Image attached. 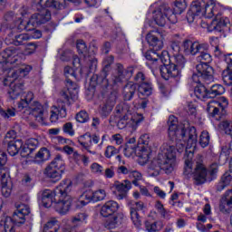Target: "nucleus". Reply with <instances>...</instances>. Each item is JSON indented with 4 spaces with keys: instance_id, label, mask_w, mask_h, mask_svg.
<instances>
[{
    "instance_id": "41",
    "label": "nucleus",
    "mask_w": 232,
    "mask_h": 232,
    "mask_svg": "<svg viewBox=\"0 0 232 232\" xmlns=\"http://www.w3.org/2000/svg\"><path fill=\"white\" fill-rule=\"evenodd\" d=\"M60 227L59 221L55 218H52L44 225V232H57Z\"/></svg>"
},
{
    "instance_id": "27",
    "label": "nucleus",
    "mask_w": 232,
    "mask_h": 232,
    "mask_svg": "<svg viewBox=\"0 0 232 232\" xmlns=\"http://www.w3.org/2000/svg\"><path fill=\"white\" fill-rule=\"evenodd\" d=\"M5 41L8 44H14V46H21L23 44H26L27 41H30V34H14V33H11L8 34V37L6 38Z\"/></svg>"
},
{
    "instance_id": "20",
    "label": "nucleus",
    "mask_w": 232,
    "mask_h": 232,
    "mask_svg": "<svg viewBox=\"0 0 232 232\" xmlns=\"http://www.w3.org/2000/svg\"><path fill=\"white\" fill-rule=\"evenodd\" d=\"M25 113L27 115H33L36 119L37 122L43 124L44 122V108L37 101H34L27 108H25Z\"/></svg>"
},
{
    "instance_id": "35",
    "label": "nucleus",
    "mask_w": 232,
    "mask_h": 232,
    "mask_svg": "<svg viewBox=\"0 0 232 232\" xmlns=\"http://www.w3.org/2000/svg\"><path fill=\"white\" fill-rule=\"evenodd\" d=\"M78 142L89 153H92V155H95V151L90 150V148H92V135L90 134V132H86L85 134L80 136L78 138Z\"/></svg>"
},
{
    "instance_id": "29",
    "label": "nucleus",
    "mask_w": 232,
    "mask_h": 232,
    "mask_svg": "<svg viewBox=\"0 0 232 232\" xmlns=\"http://www.w3.org/2000/svg\"><path fill=\"white\" fill-rule=\"evenodd\" d=\"M159 35L160 33L158 31H151L147 34V43H149L150 46L153 47V50H162L164 46V43L162 40L159 39Z\"/></svg>"
},
{
    "instance_id": "12",
    "label": "nucleus",
    "mask_w": 232,
    "mask_h": 232,
    "mask_svg": "<svg viewBox=\"0 0 232 232\" xmlns=\"http://www.w3.org/2000/svg\"><path fill=\"white\" fill-rule=\"evenodd\" d=\"M21 95V100L18 102V110H25L30 104L34 103V92H23V83H18L9 91V97L17 99Z\"/></svg>"
},
{
    "instance_id": "58",
    "label": "nucleus",
    "mask_w": 232,
    "mask_h": 232,
    "mask_svg": "<svg viewBox=\"0 0 232 232\" xmlns=\"http://www.w3.org/2000/svg\"><path fill=\"white\" fill-rule=\"evenodd\" d=\"M103 175L105 179H113L115 177V169L113 167L105 169Z\"/></svg>"
},
{
    "instance_id": "60",
    "label": "nucleus",
    "mask_w": 232,
    "mask_h": 232,
    "mask_svg": "<svg viewBox=\"0 0 232 232\" xmlns=\"http://www.w3.org/2000/svg\"><path fill=\"white\" fill-rule=\"evenodd\" d=\"M232 205H227L224 200L221 199V203L219 205V210L221 213H229L231 211Z\"/></svg>"
},
{
    "instance_id": "1",
    "label": "nucleus",
    "mask_w": 232,
    "mask_h": 232,
    "mask_svg": "<svg viewBox=\"0 0 232 232\" xmlns=\"http://www.w3.org/2000/svg\"><path fill=\"white\" fill-rule=\"evenodd\" d=\"M169 137L172 140H176V148L179 153L185 150V167L184 175L188 179L192 177L193 182L196 186H202L208 181V169L201 161H197L193 169V151L197 147V129L189 126V122L185 121L179 125V120L175 116L169 117ZM187 144V146H186Z\"/></svg>"
},
{
    "instance_id": "24",
    "label": "nucleus",
    "mask_w": 232,
    "mask_h": 232,
    "mask_svg": "<svg viewBox=\"0 0 232 232\" xmlns=\"http://www.w3.org/2000/svg\"><path fill=\"white\" fill-rule=\"evenodd\" d=\"M204 6H206V2L202 0L192 2L190 9L187 14V21L193 23L195 21V16L199 15V17H202Z\"/></svg>"
},
{
    "instance_id": "63",
    "label": "nucleus",
    "mask_w": 232,
    "mask_h": 232,
    "mask_svg": "<svg viewBox=\"0 0 232 232\" xmlns=\"http://www.w3.org/2000/svg\"><path fill=\"white\" fill-rule=\"evenodd\" d=\"M139 144H143L144 146L150 144V134H142L139 139Z\"/></svg>"
},
{
    "instance_id": "5",
    "label": "nucleus",
    "mask_w": 232,
    "mask_h": 232,
    "mask_svg": "<svg viewBox=\"0 0 232 232\" xmlns=\"http://www.w3.org/2000/svg\"><path fill=\"white\" fill-rule=\"evenodd\" d=\"M175 147L169 144H163L158 155L153 158L148 166V173L150 177H159L160 171H164L167 175L173 173L175 164H177V154Z\"/></svg>"
},
{
    "instance_id": "18",
    "label": "nucleus",
    "mask_w": 232,
    "mask_h": 232,
    "mask_svg": "<svg viewBox=\"0 0 232 232\" xmlns=\"http://www.w3.org/2000/svg\"><path fill=\"white\" fill-rule=\"evenodd\" d=\"M182 49L185 55H197L202 50H209V45L208 44L185 40L182 44Z\"/></svg>"
},
{
    "instance_id": "56",
    "label": "nucleus",
    "mask_w": 232,
    "mask_h": 232,
    "mask_svg": "<svg viewBox=\"0 0 232 232\" xmlns=\"http://www.w3.org/2000/svg\"><path fill=\"white\" fill-rule=\"evenodd\" d=\"M223 202H226L227 206H232V189L227 190L222 197Z\"/></svg>"
},
{
    "instance_id": "21",
    "label": "nucleus",
    "mask_w": 232,
    "mask_h": 232,
    "mask_svg": "<svg viewBox=\"0 0 232 232\" xmlns=\"http://www.w3.org/2000/svg\"><path fill=\"white\" fill-rule=\"evenodd\" d=\"M180 53V43L179 41L172 42L170 44V53L172 64H178L179 68H185L186 66V58L184 55L179 54Z\"/></svg>"
},
{
    "instance_id": "34",
    "label": "nucleus",
    "mask_w": 232,
    "mask_h": 232,
    "mask_svg": "<svg viewBox=\"0 0 232 232\" xmlns=\"http://www.w3.org/2000/svg\"><path fill=\"white\" fill-rule=\"evenodd\" d=\"M117 96L115 94H111L106 101V104L101 107L100 113L102 117H108L110 115L113 106H115Z\"/></svg>"
},
{
    "instance_id": "4",
    "label": "nucleus",
    "mask_w": 232,
    "mask_h": 232,
    "mask_svg": "<svg viewBox=\"0 0 232 232\" xmlns=\"http://www.w3.org/2000/svg\"><path fill=\"white\" fill-rule=\"evenodd\" d=\"M1 57L4 59L0 62V75L4 76V85L12 86L16 79H23L32 72V66L22 64L18 69L12 68V64H15L19 61V51L14 47L5 49Z\"/></svg>"
},
{
    "instance_id": "57",
    "label": "nucleus",
    "mask_w": 232,
    "mask_h": 232,
    "mask_svg": "<svg viewBox=\"0 0 232 232\" xmlns=\"http://www.w3.org/2000/svg\"><path fill=\"white\" fill-rule=\"evenodd\" d=\"M6 160H8L6 153L0 151V172L3 171V169H7L6 168H4L6 164Z\"/></svg>"
},
{
    "instance_id": "43",
    "label": "nucleus",
    "mask_w": 232,
    "mask_h": 232,
    "mask_svg": "<svg viewBox=\"0 0 232 232\" xmlns=\"http://www.w3.org/2000/svg\"><path fill=\"white\" fill-rule=\"evenodd\" d=\"M88 220V215L85 213H80L76 216H74L71 222L73 224V226H82V224H86Z\"/></svg>"
},
{
    "instance_id": "44",
    "label": "nucleus",
    "mask_w": 232,
    "mask_h": 232,
    "mask_svg": "<svg viewBox=\"0 0 232 232\" xmlns=\"http://www.w3.org/2000/svg\"><path fill=\"white\" fill-rule=\"evenodd\" d=\"M145 227L149 232H158L164 227V223L162 221H156L154 223L147 222Z\"/></svg>"
},
{
    "instance_id": "40",
    "label": "nucleus",
    "mask_w": 232,
    "mask_h": 232,
    "mask_svg": "<svg viewBox=\"0 0 232 232\" xmlns=\"http://www.w3.org/2000/svg\"><path fill=\"white\" fill-rule=\"evenodd\" d=\"M130 215L133 226H135V227H137L138 229L142 227V217L139 215V212H137L134 207H130Z\"/></svg>"
},
{
    "instance_id": "61",
    "label": "nucleus",
    "mask_w": 232,
    "mask_h": 232,
    "mask_svg": "<svg viewBox=\"0 0 232 232\" xmlns=\"http://www.w3.org/2000/svg\"><path fill=\"white\" fill-rule=\"evenodd\" d=\"M221 126L223 130H225L226 133H231L232 131V121H224L221 122Z\"/></svg>"
},
{
    "instance_id": "47",
    "label": "nucleus",
    "mask_w": 232,
    "mask_h": 232,
    "mask_svg": "<svg viewBox=\"0 0 232 232\" xmlns=\"http://www.w3.org/2000/svg\"><path fill=\"white\" fill-rule=\"evenodd\" d=\"M90 169L92 175H97L98 177H101V175H104V167L97 162L92 163L90 166Z\"/></svg>"
},
{
    "instance_id": "14",
    "label": "nucleus",
    "mask_w": 232,
    "mask_h": 232,
    "mask_svg": "<svg viewBox=\"0 0 232 232\" xmlns=\"http://www.w3.org/2000/svg\"><path fill=\"white\" fill-rule=\"evenodd\" d=\"M64 160L61 155H57L54 160L45 168L44 174L47 179L61 180Z\"/></svg>"
},
{
    "instance_id": "7",
    "label": "nucleus",
    "mask_w": 232,
    "mask_h": 232,
    "mask_svg": "<svg viewBox=\"0 0 232 232\" xmlns=\"http://www.w3.org/2000/svg\"><path fill=\"white\" fill-rule=\"evenodd\" d=\"M198 61H203L196 66L198 73L192 75V81L194 82H200L204 81L207 84H211L215 78L213 77V67L209 66L208 63L213 61L211 54L208 53V50H202L198 52Z\"/></svg>"
},
{
    "instance_id": "45",
    "label": "nucleus",
    "mask_w": 232,
    "mask_h": 232,
    "mask_svg": "<svg viewBox=\"0 0 232 232\" xmlns=\"http://www.w3.org/2000/svg\"><path fill=\"white\" fill-rule=\"evenodd\" d=\"M188 7V5L186 4V0H176L174 3V8H173V14L176 15V14H182L184 10Z\"/></svg>"
},
{
    "instance_id": "10",
    "label": "nucleus",
    "mask_w": 232,
    "mask_h": 232,
    "mask_svg": "<svg viewBox=\"0 0 232 232\" xmlns=\"http://www.w3.org/2000/svg\"><path fill=\"white\" fill-rule=\"evenodd\" d=\"M144 121V117L141 114L133 111L131 107L128 104H123L121 110V116L118 121V128L123 130V128H131L132 130H137L139 124Z\"/></svg>"
},
{
    "instance_id": "59",
    "label": "nucleus",
    "mask_w": 232,
    "mask_h": 232,
    "mask_svg": "<svg viewBox=\"0 0 232 232\" xmlns=\"http://www.w3.org/2000/svg\"><path fill=\"white\" fill-rule=\"evenodd\" d=\"M134 81L138 83V84H142L144 82H147L146 81V76L144 75L143 72H140L136 74V76L134 77Z\"/></svg>"
},
{
    "instance_id": "28",
    "label": "nucleus",
    "mask_w": 232,
    "mask_h": 232,
    "mask_svg": "<svg viewBox=\"0 0 232 232\" xmlns=\"http://www.w3.org/2000/svg\"><path fill=\"white\" fill-rule=\"evenodd\" d=\"M227 24H229V18L227 17H221L218 22L217 20H213L210 25H208L206 22H202L203 28H206L207 26L208 32H222V28Z\"/></svg>"
},
{
    "instance_id": "55",
    "label": "nucleus",
    "mask_w": 232,
    "mask_h": 232,
    "mask_svg": "<svg viewBox=\"0 0 232 232\" xmlns=\"http://www.w3.org/2000/svg\"><path fill=\"white\" fill-rule=\"evenodd\" d=\"M63 132L70 135V137H73L75 135V130H73V124L72 122H67L63 125Z\"/></svg>"
},
{
    "instance_id": "51",
    "label": "nucleus",
    "mask_w": 232,
    "mask_h": 232,
    "mask_svg": "<svg viewBox=\"0 0 232 232\" xmlns=\"http://www.w3.org/2000/svg\"><path fill=\"white\" fill-rule=\"evenodd\" d=\"M0 115L4 119H10V117H15V109L8 108L6 111L0 109Z\"/></svg>"
},
{
    "instance_id": "33",
    "label": "nucleus",
    "mask_w": 232,
    "mask_h": 232,
    "mask_svg": "<svg viewBox=\"0 0 232 232\" xmlns=\"http://www.w3.org/2000/svg\"><path fill=\"white\" fill-rule=\"evenodd\" d=\"M66 117V108L64 105L53 106L51 109V122H56L59 119H64Z\"/></svg>"
},
{
    "instance_id": "3",
    "label": "nucleus",
    "mask_w": 232,
    "mask_h": 232,
    "mask_svg": "<svg viewBox=\"0 0 232 232\" xmlns=\"http://www.w3.org/2000/svg\"><path fill=\"white\" fill-rule=\"evenodd\" d=\"M79 1L80 0H40L37 5V13L33 14L29 21L20 19L16 22L17 30L32 32L38 24H44V23H48V21L52 19V14L46 8L61 10V8L66 6V3H79Z\"/></svg>"
},
{
    "instance_id": "54",
    "label": "nucleus",
    "mask_w": 232,
    "mask_h": 232,
    "mask_svg": "<svg viewBox=\"0 0 232 232\" xmlns=\"http://www.w3.org/2000/svg\"><path fill=\"white\" fill-rule=\"evenodd\" d=\"M119 153V150L113 147V146H108L105 150V157L107 159H111V157L117 155Z\"/></svg>"
},
{
    "instance_id": "37",
    "label": "nucleus",
    "mask_w": 232,
    "mask_h": 232,
    "mask_svg": "<svg viewBox=\"0 0 232 232\" xmlns=\"http://www.w3.org/2000/svg\"><path fill=\"white\" fill-rule=\"evenodd\" d=\"M137 155L139 157L140 164H146L150 160V155H151V150L148 146H141L140 150H137Z\"/></svg>"
},
{
    "instance_id": "9",
    "label": "nucleus",
    "mask_w": 232,
    "mask_h": 232,
    "mask_svg": "<svg viewBox=\"0 0 232 232\" xmlns=\"http://www.w3.org/2000/svg\"><path fill=\"white\" fill-rule=\"evenodd\" d=\"M39 141L36 139H29L23 143L21 140L7 141V151L11 157H15L20 151L21 157L27 158L37 150Z\"/></svg>"
},
{
    "instance_id": "42",
    "label": "nucleus",
    "mask_w": 232,
    "mask_h": 232,
    "mask_svg": "<svg viewBox=\"0 0 232 232\" xmlns=\"http://www.w3.org/2000/svg\"><path fill=\"white\" fill-rule=\"evenodd\" d=\"M226 92V89H224V86L220 84H215L212 85L210 90L208 91V96L209 99H213L217 97V95H222Z\"/></svg>"
},
{
    "instance_id": "8",
    "label": "nucleus",
    "mask_w": 232,
    "mask_h": 232,
    "mask_svg": "<svg viewBox=\"0 0 232 232\" xmlns=\"http://www.w3.org/2000/svg\"><path fill=\"white\" fill-rule=\"evenodd\" d=\"M119 211V203L115 200H109L105 202L101 208L102 217L107 218L105 221V227L107 229H115L117 226L122 224V218H124V214H117Z\"/></svg>"
},
{
    "instance_id": "36",
    "label": "nucleus",
    "mask_w": 232,
    "mask_h": 232,
    "mask_svg": "<svg viewBox=\"0 0 232 232\" xmlns=\"http://www.w3.org/2000/svg\"><path fill=\"white\" fill-rule=\"evenodd\" d=\"M136 92H137V85L133 83V82H128L123 88L124 101H131Z\"/></svg>"
},
{
    "instance_id": "38",
    "label": "nucleus",
    "mask_w": 232,
    "mask_h": 232,
    "mask_svg": "<svg viewBox=\"0 0 232 232\" xmlns=\"http://www.w3.org/2000/svg\"><path fill=\"white\" fill-rule=\"evenodd\" d=\"M0 226H3L5 232H15L14 226H21V224H16L13 218L5 217L4 218L1 222Z\"/></svg>"
},
{
    "instance_id": "31",
    "label": "nucleus",
    "mask_w": 232,
    "mask_h": 232,
    "mask_svg": "<svg viewBox=\"0 0 232 232\" xmlns=\"http://www.w3.org/2000/svg\"><path fill=\"white\" fill-rule=\"evenodd\" d=\"M29 159H33V162L36 164H40V162H46L50 159V150L46 148H42L40 150L34 155V152L31 155L27 156Z\"/></svg>"
},
{
    "instance_id": "6",
    "label": "nucleus",
    "mask_w": 232,
    "mask_h": 232,
    "mask_svg": "<svg viewBox=\"0 0 232 232\" xmlns=\"http://www.w3.org/2000/svg\"><path fill=\"white\" fill-rule=\"evenodd\" d=\"M145 57L147 61H149L147 66H150L152 70H157V68H159V63H163L160 68V72L161 77L165 79V81H169V79H176V81H179V79L182 77V70L184 68H180L179 64H175L171 62V56H169L168 51H163L160 53L152 52V55L146 53Z\"/></svg>"
},
{
    "instance_id": "52",
    "label": "nucleus",
    "mask_w": 232,
    "mask_h": 232,
    "mask_svg": "<svg viewBox=\"0 0 232 232\" xmlns=\"http://www.w3.org/2000/svg\"><path fill=\"white\" fill-rule=\"evenodd\" d=\"M129 178L130 179H134V180L132 181L134 186H139V183L137 182V180H141L142 179V174H140V172H139L137 170H130Z\"/></svg>"
},
{
    "instance_id": "39",
    "label": "nucleus",
    "mask_w": 232,
    "mask_h": 232,
    "mask_svg": "<svg viewBox=\"0 0 232 232\" xmlns=\"http://www.w3.org/2000/svg\"><path fill=\"white\" fill-rule=\"evenodd\" d=\"M231 180H232V170H228L223 175L220 182L218 184V187H217L218 191H223V189H226V188H227V186L231 184Z\"/></svg>"
},
{
    "instance_id": "26",
    "label": "nucleus",
    "mask_w": 232,
    "mask_h": 232,
    "mask_svg": "<svg viewBox=\"0 0 232 232\" xmlns=\"http://www.w3.org/2000/svg\"><path fill=\"white\" fill-rule=\"evenodd\" d=\"M27 215H30V207L25 204L17 205L16 210L13 214L14 223L16 225L24 224Z\"/></svg>"
},
{
    "instance_id": "53",
    "label": "nucleus",
    "mask_w": 232,
    "mask_h": 232,
    "mask_svg": "<svg viewBox=\"0 0 232 232\" xmlns=\"http://www.w3.org/2000/svg\"><path fill=\"white\" fill-rule=\"evenodd\" d=\"M88 112L82 111L79 113L76 114V121L77 122L84 123L88 122Z\"/></svg>"
},
{
    "instance_id": "11",
    "label": "nucleus",
    "mask_w": 232,
    "mask_h": 232,
    "mask_svg": "<svg viewBox=\"0 0 232 232\" xmlns=\"http://www.w3.org/2000/svg\"><path fill=\"white\" fill-rule=\"evenodd\" d=\"M107 193L106 189L99 188L93 190L92 193L83 192L77 198H73V204L76 209H81V208H84V206H88L90 202H102L106 198Z\"/></svg>"
},
{
    "instance_id": "23",
    "label": "nucleus",
    "mask_w": 232,
    "mask_h": 232,
    "mask_svg": "<svg viewBox=\"0 0 232 232\" xmlns=\"http://www.w3.org/2000/svg\"><path fill=\"white\" fill-rule=\"evenodd\" d=\"M229 105V102L224 96L220 97L218 101L211 100L208 103L207 111L210 113V115H218V111L220 110H226Z\"/></svg>"
},
{
    "instance_id": "25",
    "label": "nucleus",
    "mask_w": 232,
    "mask_h": 232,
    "mask_svg": "<svg viewBox=\"0 0 232 232\" xmlns=\"http://www.w3.org/2000/svg\"><path fill=\"white\" fill-rule=\"evenodd\" d=\"M113 188L116 191V198L118 200H123L128 195V191L131 189V181L125 179L122 182L115 181Z\"/></svg>"
},
{
    "instance_id": "30",
    "label": "nucleus",
    "mask_w": 232,
    "mask_h": 232,
    "mask_svg": "<svg viewBox=\"0 0 232 232\" xmlns=\"http://www.w3.org/2000/svg\"><path fill=\"white\" fill-rule=\"evenodd\" d=\"M202 82H205V84H208L204 80H201L200 82H196V87L194 89V94L197 97V99H199V101H208L209 99V91L206 88Z\"/></svg>"
},
{
    "instance_id": "48",
    "label": "nucleus",
    "mask_w": 232,
    "mask_h": 232,
    "mask_svg": "<svg viewBox=\"0 0 232 232\" xmlns=\"http://www.w3.org/2000/svg\"><path fill=\"white\" fill-rule=\"evenodd\" d=\"M209 132H208V130H203L199 135V144L201 148H207V146H209Z\"/></svg>"
},
{
    "instance_id": "19",
    "label": "nucleus",
    "mask_w": 232,
    "mask_h": 232,
    "mask_svg": "<svg viewBox=\"0 0 232 232\" xmlns=\"http://www.w3.org/2000/svg\"><path fill=\"white\" fill-rule=\"evenodd\" d=\"M1 175V192L3 197L8 198L12 195V189L14 184L10 179V170L8 169H4L0 171Z\"/></svg>"
},
{
    "instance_id": "50",
    "label": "nucleus",
    "mask_w": 232,
    "mask_h": 232,
    "mask_svg": "<svg viewBox=\"0 0 232 232\" xmlns=\"http://www.w3.org/2000/svg\"><path fill=\"white\" fill-rule=\"evenodd\" d=\"M223 82L227 86H231L230 95H232V70H228L223 72Z\"/></svg>"
},
{
    "instance_id": "2",
    "label": "nucleus",
    "mask_w": 232,
    "mask_h": 232,
    "mask_svg": "<svg viewBox=\"0 0 232 232\" xmlns=\"http://www.w3.org/2000/svg\"><path fill=\"white\" fill-rule=\"evenodd\" d=\"M72 189H73V182L67 179L62 180L54 190H44L41 198L44 208H53L60 215H66L70 208L74 206L73 198L68 195Z\"/></svg>"
},
{
    "instance_id": "49",
    "label": "nucleus",
    "mask_w": 232,
    "mask_h": 232,
    "mask_svg": "<svg viewBox=\"0 0 232 232\" xmlns=\"http://www.w3.org/2000/svg\"><path fill=\"white\" fill-rule=\"evenodd\" d=\"M76 48L78 50V53H82V55L85 57L88 55V47L86 46V43H84V41L78 40L76 44Z\"/></svg>"
},
{
    "instance_id": "22",
    "label": "nucleus",
    "mask_w": 232,
    "mask_h": 232,
    "mask_svg": "<svg viewBox=\"0 0 232 232\" xmlns=\"http://www.w3.org/2000/svg\"><path fill=\"white\" fill-rule=\"evenodd\" d=\"M72 66H65L63 69V73L65 77H73L74 79H81L82 76V68H81V59L74 56L72 60Z\"/></svg>"
},
{
    "instance_id": "32",
    "label": "nucleus",
    "mask_w": 232,
    "mask_h": 232,
    "mask_svg": "<svg viewBox=\"0 0 232 232\" xmlns=\"http://www.w3.org/2000/svg\"><path fill=\"white\" fill-rule=\"evenodd\" d=\"M218 12V5H217L213 1H209L203 6L202 16L206 17L207 19H211Z\"/></svg>"
},
{
    "instance_id": "17",
    "label": "nucleus",
    "mask_w": 232,
    "mask_h": 232,
    "mask_svg": "<svg viewBox=\"0 0 232 232\" xmlns=\"http://www.w3.org/2000/svg\"><path fill=\"white\" fill-rule=\"evenodd\" d=\"M132 76H133L132 68L124 69V66H122V64L118 63L116 72L111 77V81L113 84H121L122 82H126V81H130V79H131Z\"/></svg>"
},
{
    "instance_id": "15",
    "label": "nucleus",
    "mask_w": 232,
    "mask_h": 232,
    "mask_svg": "<svg viewBox=\"0 0 232 232\" xmlns=\"http://www.w3.org/2000/svg\"><path fill=\"white\" fill-rule=\"evenodd\" d=\"M61 97L67 104H71L72 101H77L79 99V85L72 82V80L67 79L66 89L61 92Z\"/></svg>"
},
{
    "instance_id": "46",
    "label": "nucleus",
    "mask_w": 232,
    "mask_h": 232,
    "mask_svg": "<svg viewBox=\"0 0 232 232\" xmlns=\"http://www.w3.org/2000/svg\"><path fill=\"white\" fill-rule=\"evenodd\" d=\"M155 208L158 213L161 215L162 218H165V220H169V218H171V215L166 210V208H164V205H162L160 201L156 202Z\"/></svg>"
},
{
    "instance_id": "13",
    "label": "nucleus",
    "mask_w": 232,
    "mask_h": 232,
    "mask_svg": "<svg viewBox=\"0 0 232 232\" xmlns=\"http://www.w3.org/2000/svg\"><path fill=\"white\" fill-rule=\"evenodd\" d=\"M152 17L158 26H165L168 21L172 23V24L177 23V15H175L173 10L168 5L160 6L159 9L152 13Z\"/></svg>"
},
{
    "instance_id": "64",
    "label": "nucleus",
    "mask_w": 232,
    "mask_h": 232,
    "mask_svg": "<svg viewBox=\"0 0 232 232\" xmlns=\"http://www.w3.org/2000/svg\"><path fill=\"white\" fill-rule=\"evenodd\" d=\"M154 193L159 197L160 198H166V192L164 190L160 189V187H154L153 188Z\"/></svg>"
},
{
    "instance_id": "16",
    "label": "nucleus",
    "mask_w": 232,
    "mask_h": 232,
    "mask_svg": "<svg viewBox=\"0 0 232 232\" xmlns=\"http://www.w3.org/2000/svg\"><path fill=\"white\" fill-rule=\"evenodd\" d=\"M139 100L134 102V106L135 108H137L138 110L142 108V110H144V108H146L148 106V100H146L145 98H140V97H150V95H151L153 89L151 88V83L145 82L141 84H140L139 89Z\"/></svg>"
},
{
    "instance_id": "62",
    "label": "nucleus",
    "mask_w": 232,
    "mask_h": 232,
    "mask_svg": "<svg viewBox=\"0 0 232 232\" xmlns=\"http://www.w3.org/2000/svg\"><path fill=\"white\" fill-rule=\"evenodd\" d=\"M54 142L56 144H72V140L70 139H65L64 137L63 136H57L55 139H54Z\"/></svg>"
}]
</instances>
